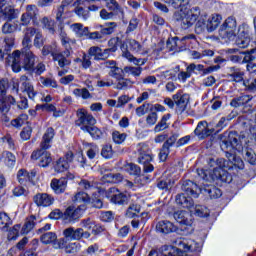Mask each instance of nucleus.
Masks as SVG:
<instances>
[{
    "instance_id": "79ce46f5",
    "label": "nucleus",
    "mask_w": 256,
    "mask_h": 256,
    "mask_svg": "<svg viewBox=\"0 0 256 256\" xmlns=\"http://www.w3.org/2000/svg\"><path fill=\"white\" fill-rule=\"evenodd\" d=\"M17 177H18L19 183L23 184V183H27V181H31V179H33V177H35V173L29 174V172H27V170L21 169L18 171Z\"/></svg>"
},
{
    "instance_id": "13d9d810",
    "label": "nucleus",
    "mask_w": 256,
    "mask_h": 256,
    "mask_svg": "<svg viewBox=\"0 0 256 256\" xmlns=\"http://www.w3.org/2000/svg\"><path fill=\"white\" fill-rule=\"evenodd\" d=\"M115 152H113V146L104 145L101 150V155L104 159H112Z\"/></svg>"
},
{
    "instance_id": "de8ad7c7",
    "label": "nucleus",
    "mask_w": 256,
    "mask_h": 256,
    "mask_svg": "<svg viewBox=\"0 0 256 256\" xmlns=\"http://www.w3.org/2000/svg\"><path fill=\"white\" fill-rule=\"evenodd\" d=\"M111 68V71L109 73L110 77H114V79H119L121 78V76L119 75V73H121V69H119V67L115 66V61H110V62H106V67Z\"/></svg>"
},
{
    "instance_id": "f704fd0d",
    "label": "nucleus",
    "mask_w": 256,
    "mask_h": 256,
    "mask_svg": "<svg viewBox=\"0 0 256 256\" xmlns=\"http://www.w3.org/2000/svg\"><path fill=\"white\" fill-rule=\"evenodd\" d=\"M227 53H230V61L233 63H241L243 61V55H245V52H240L237 48L228 49Z\"/></svg>"
},
{
    "instance_id": "58836bf2",
    "label": "nucleus",
    "mask_w": 256,
    "mask_h": 256,
    "mask_svg": "<svg viewBox=\"0 0 256 256\" xmlns=\"http://www.w3.org/2000/svg\"><path fill=\"white\" fill-rule=\"evenodd\" d=\"M72 200L74 203H82V205H85L91 201V197H89V194L80 191L74 195Z\"/></svg>"
},
{
    "instance_id": "7c9ffc66",
    "label": "nucleus",
    "mask_w": 256,
    "mask_h": 256,
    "mask_svg": "<svg viewBox=\"0 0 256 256\" xmlns=\"http://www.w3.org/2000/svg\"><path fill=\"white\" fill-rule=\"evenodd\" d=\"M70 29L77 35V37H85L89 33V28L84 27L81 23H74L70 25Z\"/></svg>"
},
{
    "instance_id": "603ef678",
    "label": "nucleus",
    "mask_w": 256,
    "mask_h": 256,
    "mask_svg": "<svg viewBox=\"0 0 256 256\" xmlns=\"http://www.w3.org/2000/svg\"><path fill=\"white\" fill-rule=\"evenodd\" d=\"M9 223H11V218L5 212H0V229L5 231L9 227Z\"/></svg>"
},
{
    "instance_id": "ddd939ff",
    "label": "nucleus",
    "mask_w": 256,
    "mask_h": 256,
    "mask_svg": "<svg viewBox=\"0 0 256 256\" xmlns=\"http://www.w3.org/2000/svg\"><path fill=\"white\" fill-rule=\"evenodd\" d=\"M63 236L68 241H81V239H89L91 233L85 231L83 228L69 227L63 230Z\"/></svg>"
},
{
    "instance_id": "3c124183",
    "label": "nucleus",
    "mask_w": 256,
    "mask_h": 256,
    "mask_svg": "<svg viewBox=\"0 0 256 256\" xmlns=\"http://www.w3.org/2000/svg\"><path fill=\"white\" fill-rule=\"evenodd\" d=\"M112 139L116 145H121V143H125V140L127 139L126 133H121L119 131H114L112 133Z\"/></svg>"
},
{
    "instance_id": "ea45409f",
    "label": "nucleus",
    "mask_w": 256,
    "mask_h": 256,
    "mask_svg": "<svg viewBox=\"0 0 256 256\" xmlns=\"http://www.w3.org/2000/svg\"><path fill=\"white\" fill-rule=\"evenodd\" d=\"M179 71H180V67L175 66V68L161 72L159 77H160V79H175V77H177V74L179 73Z\"/></svg>"
},
{
    "instance_id": "cd10ccee",
    "label": "nucleus",
    "mask_w": 256,
    "mask_h": 256,
    "mask_svg": "<svg viewBox=\"0 0 256 256\" xmlns=\"http://www.w3.org/2000/svg\"><path fill=\"white\" fill-rule=\"evenodd\" d=\"M222 150L229 149H241V144H239V140L233 136H229V141L223 140L220 144Z\"/></svg>"
},
{
    "instance_id": "c85d7f7f",
    "label": "nucleus",
    "mask_w": 256,
    "mask_h": 256,
    "mask_svg": "<svg viewBox=\"0 0 256 256\" xmlns=\"http://www.w3.org/2000/svg\"><path fill=\"white\" fill-rule=\"evenodd\" d=\"M7 19L9 21L15 19V9L11 6L0 9V21H7Z\"/></svg>"
},
{
    "instance_id": "37998d69",
    "label": "nucleus",
    "mask_w": 256,
    "mask_h": 256,
    "mask_svg": "<svg viewBox=\"0 0 256 256\" xmlns=\"http://www.w3.org/2000/svg\"><path fill=\"white\" fill-rule=\"evenodd\" d=\"M129 47L130 51H133L134 53H139V55H147L148 53L147 51L143 50V46L136 40H130Z\"/></svg>"
},
{
    "instance_id": "e2e57ef3",
    "label": "nucleus",
    "mask_w": 256,
    "mask_h": 256,
    "mask_svg": "<svg viewBox=\"0 0 256 256\" xmlns=\"http://www.w3.org/2000/svg\"><path fill=\"white\" fill-rule=\"evenodd\" d=\"M40 83L44 85V87H52L53 89H57L59 85H57V81L51 78L40 77Z\"/></svg>"
},
{
    "instance_id": "20e7f679",
    "label": "nucleus",
    "mask_w": 256,
    "mask_h": 256,
    "mask_svg": "<svg viewBox=\"0 0 256 256\" xmlns=\"http://www.w3.org/2000/svg\"><path fill=\"white\" fill-rule=\"evenodd\" d=\"M178 248L175 246L167 247L164 252H158L157 250H152L149 253V256H187V253L189 251H201V246H199V243L183 239L179 240L177 242ZM184 252V253H183Z\"/></svg>"
},
{
    "instance_id": "f03ea898",
    "label": "nucleus",
    "mask_w": 256,
    "mask_h": 256,
    "mask_svg": "<svg viewBox=\"0 0 256 256\" xmlns=\"http://www.w3.org/2000/svg\"><path fill=\"white\" fill-rule=\"evenodd\" d=\"M164 3L171 5L174 9H180L174 13V19L181 25L182 29L193 27L197 23V19L201 17L200 7L187 8L190 0H164Z\"/></svg>"
},
{
    "instance_id": "dca6fc26",
    "label": "nucleus",
    "mask_w": 256,
    "mask_h": 256,
    "mask_svg": "<svg viewBox=\"0 0 256 256\" xmlns=\"http://www.w3.org/2000/svg\"><path fill=\"white\" fill-rule=\"evenodd\" d=\"M31 159L34 161L39 160L40 167H48L53 159L51 158V153L47 152V149H43L40 147L39 150L34 151L31 155Z\"/></svg>"
},
{
    "instance_id": "b1692460",
    "label": "nucleus",
    "mask_w": 256,
    "mask_h": 256,
    "mask_svg": "<svg viewBox=\"0 0 256 256\" xmlns=\"http://www.w3.org/2000/svg\"><path fill=\"white\" fill-rule=\"evenodd\" d=\"M156 231H158V233H164V235H167L169 233L177 231V226H174L173 223L170 221L162 220L157 223Z\"/></svg>"
},
{
    "instance_id": "bf43d9fd",
    "label": "nucleus",
    "mask_w": 256,
    "mask_h": 256,
    "mask_svg": "<svg viewBox=\"0 0 256 256\" xmlns=\"http://www.w3.org/2000/svg\"><path fill=\"white\" fill-rule=\"evenodd\" d=\"M19 27L18 24H11L9 22H6L3 26H2V33H4L5 35H8L10 33H15V31H17V28Z\"/></svg>"
},
{
    "instance_id": "9d476101",
    "label": "nucleus",
    "mask_w": 256,
    "mask_h": 256,
    "mask_svg": "<svg viewBox=\"0 0 256 256\" xmlns=\"http://www.w3.org/2000/svg\"><path fill=\"white\" fill-rule=\"evenodd\" d=\"M7 83L5 80H0V113H9L11 105H15V98L7 96Z\"/></svg>"
},
{
    "instance_id": "9b49d317",
    "label": "nucleus",
    "mask_w": 256,
    "mask_h": 256,
    "mask_svg": "<svg viewBox=\"0 0 256 256\" xmlns=\"http://www.w3.org/2000/svg\"><path fill=\"white\" fill-rule=\"evenodd\" d=\"M77 121L76 125L77 127H80L81 131H88L92 126L97 124V120L93 115L89 114L84 109H80L77 111Z\"/></svg>"
},
{
    "instance_id": "aec40b11",
    "label": "nucleus",
    "mask_w": 256,
    "mask_h": 256,
    "mask_svg": "<svg viewBox=\"0 0 256 256\" xmlns=\"http://www.w3.org/2000/svg\"><path fill=\"white\" fill-rule=\"evenodd\" d=\"M194 133L198 136V139H207V137H209L213 131L209 129V124L207 121H201L198 123Z\"/></svg>"
},
{
    "instance_id": "423d86ee",
    "label": "nucleus",
    "mask_w": 256,
    "mask_h": 256,
    "mask_svg": "<svg viewBox=\"0 0 256 256\" xmlns=\"http://www.w3.org/2000/svg\"><path fill=\"white\" fill-rule=\"evenodd\" d=\"M60 41L63 47H65V51L59 52L57 50L56 53H52V58L53 61H57L58 66L63 69L64 67H69V65H71V59H69V57H71V46L69 45H74L75 40L68 38L67 33L61 29Z\"/></svg>"
},
{
    "instance_id": "6ab92c4d",
    "label": "nucleus",
    "mask_w": 256,
    "mask_h": 256,
    "mask_svg": "<svg viewBox=\"0 0 256 256\" xmlns=\"http://www.w3.org/2000/svg\"><path fill=\"white\" fill-rule=\"evenodd\" d=\"M174 219L180 225H185L186 227H191L193 223V216L191 213L185 210H178L174 213Z\"/></svg>"
},
{
    "instance_id": "a878e982",
    "label": "nucleus",
    "mask_w": 256,
    "mask_h": 256,
    "mask_svg": "<svg viewBox=\"0 0 256 256\" xmlns=\"http://www.w3.org/2000/svg\"><path fill=\"white\" fill-rule=\"evenodd\" d=\"M122 57H125L130 63L134 65H145V59H137L129 50L127 49V44L121 45Z\"/></svg>"
},
{
    "instance_id": "4c0bfd02",
    "label": "nucleus",
    "mask_w": 256,
    "mask_h": 256,
    "mask_svg": "<svg viewBox=\"0 0 256 256\" xmlns=\"http://www.w3.org/2000/svg\"><path fill=\"white\" fill-rule=\"evenodd\" d=\"M116 81H117V84L115 89L125 90L133 87V81H131V79L123 78L120 76V78L117 79Z\"/></svg>"
},
{
    "instance_id": "2f4dec72",
    "label": "nucleus",
    "mask_w": 256,
    "mask_h": 256,
    "mask_svg": "<svg viewBox=\"0 0 256 256\" xmlns=\"http://www.w3.org/2000/svg\"><path fill=\"white\" fill-rule=\"evenodd\" d=\"M103 183H121L123 181V176L121 174H113L107 172L102 176Z\"/></svg>"
},
{
    "instance_id": "393cba45",
    "label": "nucleus",
    "mask_w": 256,
    "mask_h": 256,
    "mask_svg": "<svg viewBox=\"0 0 256 256\" xmlns=\"http://www.w3.org/2000/svg\"><path fill=\"white\" fill-rule=\"evenodd\" d=\"M53 137H55V130L53 128H48L40 143L41 149H51V141H53Z\"/></svg>"
},
{
    "instance_id": "6e6552de",
    "label": "nucleus",
    "mask_w": 256,
    "mask_h": 256,
    "mask_svg": "<svg viewBox=\"0 0 256 256\" xmlns=\"http://www.w3.org/2000/svg\"><path fill=\"white\" fill-rule=\"evenodd\" d=\"M137 151L139 153L138 163L143 165L145 173H152L155 168L151 164V161H153L151 148L145 143H140L137 145Z\"/></svg>"
},
{
    "instance_id": "c9c22d12",
    "label": "nucleus",
    "mask_w": 256,
    "mask_h": 256,
    "mask_svg": "<svg viewBox=\"0 0 256 256\" xmlns=\"http://www.w3.org/2000/svg\"><path fill=\"white\" fill-rule=\"evenodd\" d=\"M35 220V216H30L28 219H26V222L21 229L22 235H27L30 231H33L35 227Z\"/></svg>"
},
{
    "instance_id": "2eb2a0df",
    "label": "nucleus",
    "mask_w": 256,
    "mask_h": 256,
    "mask_svg": "<svg viewBox=\"0 0 256 256\" xmlns=\"http://www.w3.org/2000/svg\"><path fill=\"white\" fill-rule=\"evenodd\" d=\"M107 197L115 205H127L129 203V194L123 193L117 188H110L107 192Z\"/></svg>"
},
{
    "instance_id": "864d4df0",
    "label": "nucleus",
    "mask_w": 256,
    "mask_h": 256,
    "mask_svg": "<svg viewBox=\"0 0 256 256\" xmlns=\"http://www.w3.org/2000/svg\"><path fill=\"white\" fill-rule=\"evenodd\" d=\"M244 159L250 163V165H255L256 164V154L255 151L251 148H246L245 149V155Z\"/></svg>"
},
{
    "instance_id": "f3484780",
    "label": "nucleus",
    "mask_w": 256,
    "mask_h": 256,
    "mask_svg": "<svg viewBox=\"0 0 256 256\" xmlns=\"http://www.w3.org/2000/svg\"><path fill=\"white\" fill-rule=\"evenodd\" d=\"M73 157V152L69 151L65 157L58 159L54 166L56 173H65L69 169V163L73 161Z\"/></svg>"
},
{
    "instance_id": "5fc2aeb1",
    "label": "nucleus",
    "mask_w": 256,
    "mask_h": 256,
    "mask_svg": "<svg viewBox=\"0 0 256 256\" xmlns=\"http://www.w3.org/2000/svg\"><path fill=\"white\" fill-rule=\"evenodd\" d=\"M124 170L129 173V175H139L141 173V168L133 163L126 164Z\"/></svg>"
},
{
    "instance_id": "338daca9",
    "label": "nucleus",
    "mask_w": 256,
    "mask_h": 256,
    "mask_svg": "<svg viewBox=\"0 0 256 256\" xmlns=\"http://www.w3.org/2000/svg\"><path fill=\"white\" fill-rule=\"evenodd\" d=\"M31 133H33V129L31 126H26L20 132V137L22 141H29L31 139Z\"/></svg>"
},
{
    "instance_id": "39448f33",
    "label": "nucleus",
    "mask_w": 256,
    "mask_h": 256,
    "mask_svg": "<svg viewBox=\"0 0 256 256\" xmlns=\"http://www.w3.org/2000/svg\"><path fill=\"white\" fill-rule=\"evenodd\" d=\"M182 191L188 195V198L185 194H178L176 196L177 205H181L186 209H192L194 205L193 199H197V197H199V191H201V188H199L197 184L193 183V181L187 180L182 185Z\"/></svg>"
},
{
    "instance_id": "4d7b16f0",
    "label": "nucleus",
    "mask_w": 256,
    "mask_h": 256,
    "mask_svg": "<svg viewBox=\"0 0 256 256\" xmlns=\"http://www.w3.org/2000/svg\"><path fill=\"white\" fill-rule=\"evenodd\" d=\"M153 109V105L149 103H144L143 105L136 108V115L138 117H143L148 111H151Z\"/></svg>"
},
{
    "instance_id": "0eeeda50",
    "label": "nucleus",
    "mask_w": 256,
    "mask_h": 256,
    "mask_svg": "<svg viewBox=\"0 0 256 256\" xmlns=\"http://www.w3.org/2000/svg\"><path fill=\"white\" fill-rule=\"evenodd\" d=\"M34 37V47H37L38 49H41L43 47V44L45 43V40L43 39V34L41 31H38L37 29L33 27H27L24 30V37L22 40V45L24 49H30L31 42Z\"/></svg>"
},
{
    "instance_id": "1a4fd4ad",
    "label": "nucleus",
    "mask_w": 256,
    "mask_h": 256,
    "mask_svg": "<svg viewBox=\"0 0 256 256\" xmlns=\"http://www.w3.org/2000/svg\"><path fill=\"white\" fill-rule=\"evenodd\" d=\"M19 89L22 93H27L29 99H32V101L35 100L37 92L35 91L33 84H31L29 77L22 75L19 82L18 80L13 82V91L19 93Z\"/></svg>"
},
{
    "instance_id": "bb28decb",
    "label": "nucleus",
    "mask_w": 256,
    "mask_h": 256,
    "mask_svg": "<svg viewBox=\"0 0 256 256\" xmlns=\"http://www.w3.org/2000/svg\"><path fill=\"white\" fill-rule=\"evenodd\" d=\"M243 75L245 73L239 68L231 67L228 70L227 77L230 81H235V83H243L246 80H243Z\"/></svg>"
},
{
    "instance_id": "a211bd4d",
    "label": "nucleus",
    "mask_w": 256,
    "mask_h": 256,
    "mask_svg": "<svg viewBox=\"0 0 256 256\" xmlns=\"http://www.w3.org/2000/svg\"><path fill=\"white\" fill-rule=\"evenodd\" d=\"M33 201L37 207H51L55 203V198L47 193H37Z\"/></svg>"
},
{
    "instance_id": "8fccbe9b",
    "label": "nucleus",
    "mask_w": 256,
    "mask_h": 256,
    "mask_svg": "<svg viewBox=\"0 0 256 256\" xmlns=\"http://www.w3.org/2000/svg\"><path fill=\"white\" fill-rule=\"evenodd\" d=\"M80 227L88 232L92 231L93 229H95V220L91 218H85L80 221Z\"/></svg>"
},
{
    "instance_id": "680f3d73",
    "label": "nucleus",
    "mask_w": 256,
    "mask_h": 256,
    "mask_svg": "<svg viewBox=\"0 0 256 256\" xmlns=\"http://www.w3.org/2000/svg\"><path fill=\"white\" fill-rule=\"evenodd\" d=\"M37 13H38V10H37V6L35 5H28L26 7V12L25 14L31 18L32 21H34V25H35V19L37 17Z\"/></svg>"
},
{
    "instance_id": "e433bc0d",
    "label": "nucleus",
    "mask_w": 256,
    "mask_h": 256,
    "mask_svg": "<svg viewBox=\"0 0 256 256\" xmlns=\"http://www.w3.org/2000/svg\"><path fill=\"white\" fill-rule=\"evenodd\" d=\"M41 243L44 245H51L57 241V234L55 232H46L40 237Z\"/></svg>"
},
{
    "instance_id": "0e129e2a",
    "label": "nucleus",
    "mask_w": 256,
    "mask_h": 256,
    "mask_svg": "<svg viewBox=\"0 0 256 256\" xmlns=\"http://www.w3.org/2000/svg\"><path fill=\"white\" fill-rule=\"evenodd\" d=\"M4 162L7 165V167H13L15 165V155L11 152H5L4 154Z\"/></svg>"
},
{
    "instance_id": "a19ab883",
    "label": "nucleus",
    "mask_w": 256,
    "mask_h": 256,
    "mask_svg": "<svg viewBox=\"0 0 256 256\" xmlns=\"http://www.w3.org/2000/svg\"><path fill=\"white\" fill-rule=\"evenodd\" d=\"M171 119V114H166L162 117L161 121L155 126L154 131L155 133H161V131H165L169 125L167 121Z\"/></svg>"
},
{
    "instance_id": "7ed1b4c3",
    "label": "nucleus",
    "mask_w": 256,
    "mask_h": 256,
    "mask_svg": "<svg viewBox=\"0 0 256 256\" xmlns=\"http://www.w3.org/2000/svg\"><path fill=\"white\" fill-rule=\"evenodd\" d=\"M9 63L14 73H19L21 69L25 71H33L35 69V54L26 49L25 52L16 50L9 56Z\"/></svg>"
},
{
    "instance_id": "f8f14e48",
    "label": "nucleus",
    "mask_w": 256,
    "mask_h": 256,
    "mask_svg": "<svg viewBox=\"0 0 256 256\" xmlns=\"http://www.w3.org/2000/svg\"><path fill=\"white\" fill-rule=\"evenodd\" d=\"M78 185L85 191H94V196L90 198L89 203H92L96 209H101V207H103V202L98 197L97 193H99V190H97V185H95V183L89 182V180H81Z\"/></svg>"
},
{
    "instance_id": "f257e3e1",
    "label": "nucleus",
    "mask_w": 256,
    "mask_h": 256,
    "mask_svg": "<svg viewBox=\"0 0 256 256\" xmlns=\"http://www.w3.org/2000/svg\"><path fill=\"white\" fill-rule=\"evenodd\" d=\"M210 167L209 170L198 169L197 173L202 181H209L212 179L213 181H221L222 183H227V181H231V176H229V172L227 169H231L237 167L238 169H244L245 164L241 158H237L235 156L232 157V160H225L224 158H219L217 160L211 158L208 162Z\"/></svg>"
},
{
    "instance_id": "49530a36",
    "label": "nucleus",
    "mask_w": 256,
    "mask_h": 256,
    "mask_svg": "<svg viewBox=\"0 0 256 256\" xmlns=\"http://www.w3.org/2000/svg\"><path fill=\"white\" fill-rule=\"evenodd\" d=\"M19 231H21V225L16 224L8 231V241H15L19 237Z\"/></svg>"
},
{
    "instance_id": "a18cd8bd",
    "label": "nucleus",
    "mask_w": 256,
    "mask_h": 256,
    "mask_svg": "<svg viewBox=\"0 0 256 256\" xmlns=\"http://www.w3.org/2000/svg\"><path fill=\"white\" fill-rule=\"evenodd\" d=\"M41 23L43 25V29H47L49 33L52 35L55 34V21L49 19L48 17H44L41 20Z\"/></svg>"
},
{
    "instance_id": "052dcab7",
    "label": "nucleus",
    "mask_w": 256,
    "mask_h": 256,
    "mask_svg": "<svg viewBox=\"0 0 256 256\" xmlns=\"http://www.w3.org/2000/svg\"><path fill=\"white\" fill-rule=\"evenodd\" d=\"M116 27H117V24L115 22H108L101 29V33L102 35H111V33L115 31Z\"/></svg>"
},
{
    "instance_id": "72a5a7b5",
    "label": "nucleus",
    "mask_w": 256,
    "mask_h": 256,
    "mask_svg": "<svg viewBox=\"0 0 256 256\" xmlns=\"http://www.w3.org/2000/svg\"><path fill=\"white\" fill-rule=\"evenodd\" d=\"M190 213H194L196 217H209V209L205 206L196 205L189 209Z\"/></svg>"
},
{
    "instance_id": "c756f323",
    "label": "nucleus",
    "mask_w": 256,
    "mask_h": 256,
    "mask_svg": "<svg viewBox=\"0 0 256 256\" xmlns=\"http://www.w3.org/2000/svg\"><path fill=\"white\" fill-rule=\"evenodd\" d=\"M124 75L132 76V77H141V73H143V68L140 66H125L122 70Z\"/></svg>"
},
{
    "instance_id": "09e8293b",
    "label": "nucleus",
    "mask_w": 256,
    "mask_h": 256,
    "mask_svg": "<svg viewBox=\"0 0 256 256\" xmlns=\"http://www.w3.org/2000/svg\"><path fill=\"white\" fill-rule=\"evenodd\" d=\"M64 219L67 221H77V212H75V207H68L64 214H63Z\"/></svg>"
},
{
    "instance_id": "c03bdc74",
    "label": "nucleus",
    "mask_w": 256,
    "mask_h": 256,
    "mask_svg": "<svg viewBox=\"0 0 256 256\" xmlns=\"http://www.w3.org/2000/svg\"><path fill=\"white\" fill-rule=\"evenodd\" d=\"M249 101H251V96L243 95V96H240L239 98L232 100L230 105L232 107H241L243 105H247V103H249Z\"/></svg>"
},
{
    "instance_id": "774afa93",
    "label": "nucleus",
    "mask_w": 256,
    "mask_h": 256,
    "mask_svg": "<svg viewBox=\"0 0 256 256\" xmlns=\"http://www.w3.org/2000/svg\"><path fill=\"white\" fill-rule=\"evenodd\" d=\"M84 133H89V135H91L93 139H101V135H103L101 130L95 127V125L92 126L90 129L86 130Z\"/></svg>"
},
{
    "instance_id": "4468645a",
    "label": "nucleus",
    "mask_w": 256,
    "mask_h": 256,
    "mask_svg": "<svg viewBox=\"0 0 256 256\" xmlns=\"http://www.w3.org/2000/svg\"><path fill=\"white\" fill-rule=\"evenodd\" d=\"M172 99L176 105V113L178 115H183V113L187 111V105H189V94L179 91L172 96Z\"/></svg>"
},
{
    "instance_id": "5701e85b",
    "label": "nucleus",
    "mask_w": 256,
    "mask_h": 256,
    "mask_svg": "<svg viewBox=\"0 0 256 256\" xmlns=\"http://www.w3.org/2000/svg\"><path fill=\"white\" fill-rule=\"evenodd\" d=\"M223 21V16L220 14H212L207 22H206V29L209 33H213L219 25H221V22Z\"/></svg>"
},
{
    "instance_id": "6e6d98bb",
    "label": "nucleus",
    "mask_w": 256,
    "mask_h": 256,
    "mask_svg": "<svg viewBox=\"0 0 256 256\" xmlns=\"http://www.w3.org/2000/svg\"><path fill=\"white\" fill-rule=\"evenodd\" d=\"M139 211H141V207H139V205L131 204L126 211V217L133 219V217H136Z\"/></svg>"
},
{
    "instance_id": "473e14b6",
    "label": "nucleus",
    "mask_w": 256,
    "mask_h": 256,
    "mask_svg": "<svg viewBox=\"0 0 256 256\" xmlns=\"http://www.w3.org/2000/svg\"><path fill=\"white\" fill-rule=\"evenodd\" d=\"M222 26L224 29H227L229 33H232L233 35H235L237 31V20H235V17L230 16L224 21Z\"/></svg>"
},
{
    "instance_id": "4be33fe9",
    "label": "nucleus",
    "mask_w": 256,
    "mask_h": 256,
    "mask_svg": "<svg viewBox=\"0 0 256 256\" xmlns=\"http://www.w3.org/2000/svg\"><path fill=\"white\" fill-rule=\"evenodd\" d=\"M50 187L56 195H61V193H65L67 189V179H53L50 183Z\"/></svg>"
},
{
    "instance_id": "412c9836",
    "label": "nucleus",
    "mask_w": 256,
    "mask_h": 256,
    "mask_svg": "<svg viewBox=\"0 0 256 256\" xmlns=\"http://www.w3.org/2000/svg\"><path fill=\"white\" fill-rule=\"evenodd\" d=\"M88 55L94 57L96 61H103L109 58V50H102L100 47L93 46L89 49Z\"/></svg>"
},
{
    "instance_id": "69168bd1",
    "label": "nucleus",
    "mask_w": 256,
    "mask_h": 256,
    "mask_svg": "<svg viewBox=\"0 0 256 256\" xmlns=\"http://www.w3.org/2000/svg\"><path fill=\"white\" fill-rule=\"evenodd\" d=\"M27 119V114H22L18 118L12 120L11 124L13 125V127H22V125H25V123H27Z\"/></svg>"
}]
</instances>
